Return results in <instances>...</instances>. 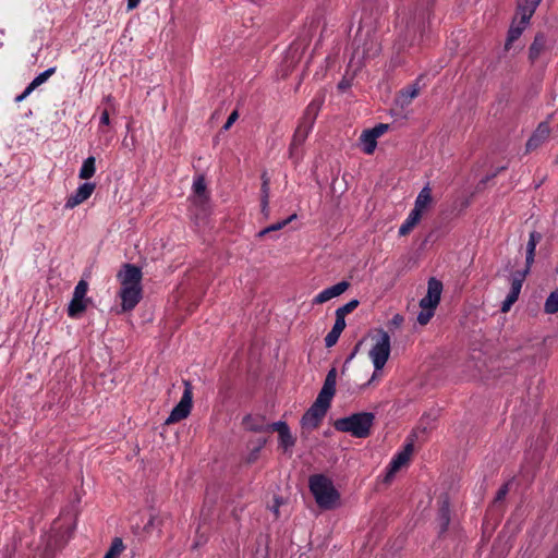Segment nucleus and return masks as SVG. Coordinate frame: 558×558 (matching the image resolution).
I'll list each match as a JSON object with an SVG mask.
<instances>
[{"mask_svg": "<svg viewBox=\"0 0 558 558\" xmlns=\"http://www.w3.org/2000/svg\"><path fill=\"white\" fill-rule=\"evenodd\" d=\"M422 216L423 215L421 213H418L415 209H412L404 223L400 227L399 234L401 236L408 235L413 230V228L420 222Z\"/></svg>", "mask_w": 558, "mask_h": 558, "instance_id": "26", "label": "nucleus"}, {"mask_svg": "<svg viewBox=\"0 0 558 558\" xmlns=\"http://www.w3.org/2000/svg\"><path fill=\"white\" fill-rule=\"evenodd\" d=\"M271 433L278 432L279 445L284 451H288L295 445V437L292 436L290 428L286 422L279 421L270 424Z\"/></svg>", "mask_w": 558, "mask_h": 558, "instance_id": "12", "label": "nucleus"}, {"mask_svg": "<svg viewBox=\"0 0 558 558\" xmlns=\"http://www.w3.org/2000/svg\"><path fill=\"white\" fill-rule=\"evenodd\" d=\"M544 311L547 314H555L558 312V289L553 291L546 299Z\"/></svg>", "mask_w": 558, "mask_h": 558, "instance_id": "32", "label": "nucleus"}, {"mask_svg": "<svg viewBox=\"0 0 558 558\" xmlns=\"http://www.w3.org/2000/svg\"><path fill=\"white\" fill-rule=\"evenodd\" d=\"M421 90V87L418 85V82H415L414 84L408 86L407 88L402 89L399 93V96L397 98V104L400 105V107L408 106L413 98H415Z\"/></svg>", "mask_w": 558, "mask_h": 558, "instance_id": "21", "label": "nucleus"}, {"mask_svg": "<svg viewBox=\"0 0 558 558\" xmlns=\"http://www.w3.org/2000/svg\"><path fill=\"white\" fill-rule=\"evenodd\" d=\"M369 4H372L373 0H368Z\"/></svg>", "mask_w": 558, "mask_h": 558, "instance_id": "62", "label": "nucleus"}, {"mask_svg": "<svg viewBox=\"0 0 558 558\" xmlns=\"http://www.w3.org/2000/svg\"><path fill=\"white\" fill-rule=\"evenodd\" d=\"M527 24L529 23H522V17H519V20L514 17L511 26L514 28H520V32L523 33Z\"/></svg>", "mask_w": 558, "mask_h": 558, "instance_id": "51", "label": "nucleus"}, {"mask_svg": "<svg viewBox=\"0 0 558 558\" xmlns=\"http://www.w3.org/2000/svg\"><path fill=\"white\" fill-rule=\"evenodd\" d=\"M100 124L108 125L109 124V113L107 110H104L100 116Z\"/></svg>", "mask_w": 558, "mask_h": 558, "instance_id": "54", "label": "nucleus"}, {"mask_svg": "<svg viewBox=\"0 0 558 558\" xmlns=\"http://www.w3.org/2000/svg\"><path fill=\"white\" fill-rule=\"evenodd\" d=\"M56 73V66L48 68L44 72L39 73L29 84L28 86L35 90L39 85L44 84L48 81V78Z\"/></svg>", "mask_w": 558, "mask_h": 558, "instance_id": "31", "label": "nucleus"}, {"mask_svg": "<svg viewBox=\"0 0 558 558\" xmlns=\"http://www.w3.org/2000/svg\"><path fill=\"white\" fill-rule=\"evenodd\" d=\"M414 451V439L411 438L408 444L404 446L403 450L399 452L391 461L388 472L385 476V482L389 483L395 474L404 465H407L411 459V456Z\"/></svg>", "mask_w": 558, "mask_h": 558, "instance_id": "8", "label": "nucleus"}, {"mask_svg": "<svg viewBox=\"0 0 558 558\" xmlns=\"http://www.w3.org/2000/svg\"><path fill=\"white\" fill-rule=\"evenodd\" d=\"M438 521L440 525V533L446 532L450 523V509L447 496L441 500V505L438 510Z\"/></svg>", "mask_w": 558, "mask_h": 558, "instance_id": "24", "label": "nucleus"}, {"mask_svg": "<svg viewBox=\"0 0 558 558\" xmlns=\"http://www.w3.org/2000/svg\"><path fill=\"white\" fill-rule=\"evenodd\" d=\"M375 422V414L372 412L353 413L350 416L338 418L333 426L342 433H350L356 438H366Z\"/></svg>", "mask_w": 558, "mask_h": 558, "instance_id": "4", "label": "nucleus"}, {"mask_svg": "<svg viewBox=\"0 0 558 558\" xmlns=\"http://www.w3.org/2000/svg\"><path fill=\"white\" fill-rule=\"evenodd\" d=\"M322 100L314 99L307 106L301 122H305L307 125L313 128L316 117L320 110Z\"/></svg>", "mask_w": 558, "mask_h": 558, "instance_id": "25", "label": "nucleus"}, {"mask_svg": "<svg viewBox=\"0 0 558 558\" xmlns=\"http://www.w3.org/2000/svg\"><path fill=\"white\" fill-rule=\"evenodd\" d=\"M510 267H511L510 263H508L507 266H506V270H510Z\"/></svg>", "mask_w": 558, "mask_h": 558, "instance_id": "61", "label": "nucleus"}, {"mask_svg": "<svg viewBox=\"0 0 558 558\" xmlns=\"http://www.w3.org/2000/svg\"><path fill=\"white\" fill-rule=\"evenodd\" d=\"M311 129H312V126L307 125L305 122H300V124L298 125V128L293 134L292 141H291V144L289 147V157L290 158H293L298 148L304 144Z\"/></svg>", "mask_w": 558, "mask_h": 558, "instance_id": "15", "label": "nucleus"}, {"mask_svg": "<svg viewBox=\"0 0 558 558\" xmlns=\"http://www.w3.org/2000/svg\"><path fill=\"white\" fill-rule=\"evenodd\" d=\"M132 28H133V24H132V23H129V24H128V26H126V27H125V29H124V35H123V36L125 37L128 33H130V34H131Z\"/></svg>", "mask_w": 558, "mask_h": 558, "instance_id": "60", "label": "nucleus"}, {"mask_svg": "<svg viewBox=\"0 0 558 558\" xmlns=\"http://www.w3.org/2000/svg\"><path fill=\"white\" fill-rule=\"evenodd\" d=\"M184 392L180 402L173 408L170 415L166 420V424H172L186 418L192 409V385L190 381H184Z\"/></svg>", "mask_w": 558, "mask_h": 558, "instance_id": "7", "label": "nucleus"}, {"mask_svg": "<svg viewBox=\"0 0 558 558\" xmlns=\"http://www.w3.org/2000/svg\"><path fill=\"white\" fill-rule=\"evenodd\" d=\"M331 401L317 396L315 402L310 409L303 414L301 420V437L306 439L311 430L319 427L323 418L325 417L328 409L330 408Z\"/></svg>", "mask_w": 558, "mask_h": 558, "instance_id": "5", "label": "nucleus"}, {"mask_svg": "<svg viewBox=\"0 0 558 558\" xmlns=\"http://www.w3.org/2000/svg\"><path fill=\"white\" fill-rule=\"evenodd\" d=\"M353 52L349 62V68L353 69L355 74L365 59L374 58L380 51V44L376 36L374 22L367 17L361 21L360 27L352 43Z\"/></svg>", "mask_w": 558, "mask_h": 558, "instance_id": "1", "label": "nucleus"}, {"mask_svg": "<svg viewBox=\"0 0 558 558\" xmlns=\"http://www.w3.org/2000/svg\"><path fill=\"white\" fill-rule=\"evenodd\" d=\"M124 549V545L122 538L116 537L113 538L109 550L102 558H117Z\"/></svg>", "mask_w": 558, "mask_h": 558, "instance_id": "34", "label": "nucleus"}, {"mask_svg": "<svg viewBox=\"0 0 558 558\" xmlns=\"http://www.w3.org/2000/svg\"><path fill=\"white\" fill-rule=\"evenodd\" d=\"M509 492V483L504 484L497 492L496 497L494 499V504H497L505 499Z\"/></svg>", "mask_w": 558, "mask_h": 558, "instance_id": "46", "label": "nucleus"}, {"mask_svg": "<svg viewBox=\"0 0 558 558\" xmlns=\"http://www.w3.org/2000/svg\"><path fill=\"white\" fill-rule=\"evenodd\" d=\"M547 49V36L543 32L536 33L533 43L529 47V60L533 64Z\"/></svg>", "mask_w": 558, "mask_h": 558, "instance_id": "16", "label": "nucleus"}, {"mask_svg": "<svg viewBox=\"0 0 558 558\" xmlns=\"http://www.w3.org/2000/svg\"><path fill=\"white\" fill-rule=\"evenodd\" d=\"M34 90L27 85L24 92L15 97L16 102H21L26 99Z\"/></svg>", "mask_w": 558, "mask_h": 558, "instance_id": "50", "label": "nucleus"}, {"mask_svg": "<svg viewBox=\"0 0 558 558\" xmlns=\"http://www.w3.org/2000/svg\"><path fill=\"white\" fill-rule=\"evenodd\" d=\"M403 322H404L403 316L400 314H396L391 318V320L388 322L387 326H388L389 331L392 332L393 330L399 329L402 326Z\"/></svg>", "mask_w": 558, "mask_h": 558, "instance_id": "42", "label": "nucleus"}, {"mask_svg": "<svg viewBox=\"0 0 558 558\" xmlns=\"http://www.w3.org/2000/svg\"><path fill=\"white\" fill-rule=\"evenodd\" d=\"M160 525H161V520L159 519L158 511L151 507L148 511V521L144 525L143 530L146 533L151 534L154 531L159 532Z\"/></svg>", "mask_w": 558, "mask_h": 558, "instance_id": "27", "label": "nucleus"}, {"mask_svg": "<svg viewBox=\"0 0 558 558\" xmlns=\"http://www.w3.org/2000/svg\"><path fill=\"white\" fill-rule=\"evenodd\" d=\"M117 280L121 286L119 296L122 311L133 310L140 302V266L123 264L117 274Z\"/></svg>", "mask_w": 558, "mask_h": 558, "instance_id": "2", "label": "nucleus"}, {"mask_svg": "<svg viewBox=\"0 0 558 558\" xmlns=\"http://www.w3.org/2000/svg\"><path fill=\"white\" fill-rule=\"evenodd\" d=\"M260 179H262V183H270V179H269V177H268L266 171H264L262 173Z\"/></svg>", "mask_w": 558, "mask_h": 558, "instance_id": "59", "label": "nucleus"}, {"mask_svg": "<svg viewBox=\"0 0 558 558\" xmlns=\"http://www.w3.org/2000/svg\"><path fill=\"white\" fill-rule=\"evenodd\" d=\"M526 270H517L512 274L511 278V290L507 295L506 300L502 302L501 312L507 313L510 307L517 302L519 299V294L523 284L525 277L527 276Z\"/></svg>", "mask_w": 558, "mask_h": 558, "instance_id": "9", "label": "nucleus"}, {"mask_svg": "<svg viewBox=\"0 0 558 558\" xmlns=\"http://www.w3.org/2000/svg\"><path fill=\"white\" fill-rule=\"evenodd\" d=\"M359 300H352L349 303L344 304L343 306L337 308L336 313L345 317V315L353 312L359 306Z\"/></svg>", "mask_w": 558, "mask_h": 558, "instance_id": "39", "label": "nucleus"}, {"mask_svg": "<svg viewBox=\"0 0 558 558\" xmlns=\"http://www.w3.org/2000/svg\"><path fill=\"white\" fill-rule=\"evenodd\" d=\"M295 218H296V214H293L290 217H288L287 219H284L282 221H279L277 223L270 225L269 227L260 230L257 235L259 238H262V236L266 235L269 232L278 231V230L282 229L283 227H286L288 223H290Z\"/></svg>", "mask_w": 558, "mask_h": 558, "instance_id": "33", "label": "nucleus"}, {"mask_svg": "<svg viewBox=\"0 0 558 558\" xmlns=\"http://www.w3.org/2000/svg\"><path fill=\"white\" fill-rule=\"evenodd\" d=\"M247 449L250 450V452L243 458V462L250 465L258 460L260 451H258V448L253 447H250Z\"/></svg>", "mask_w": 558, "mask_h": 558, "instance_id": "41", "label": "nucleus"}, {"mask_svg": "<svg viewBox=\"0 0 558 558\" xmlns=\"http://www.w3.org/2000/svg\"><path fill=\"white\" fill-rule=\"evenodd\" d=\"M95 163H96L95 157H93V156L87 157L83 161V165L80 169L78 177L84 180H87V179H90L92 177H94V174L96 172Z\"/></svg>", "mask_w": 558, "mask_h": 558, "instance_id": "29", "label": "nucleus"}, {"mask_svg": "<svg viewBox=\"0 0 558 558\" xmlns=\"http://www.w3.org/2000/svg\"><path fill=\"white\" fill-rule=\"evenodd\" d=\"M345 317L342 315H339L336 313V322L332 327V330H336L337 332L341 333L343 329L345 328Z\"/></svg>", "mask_w": 558, "mask_h": 558, "instance_id": "45", "label": "nucleus"}, {"mask_svg": "<svg viewBox=\"0 0 558 558\" xmlns=\"http://www.w3.org/2000/svg\"><path fill=\"white\" fill-rule=\"evenodd\" d=\"M336 379H337V369L335 367H332L328 372V374L325 378L323 388L319 391L318 396L331 401L336 393Z\"/></svg>", "mask_w": 558, "mask_h": 558, "instance_id": "20", "label": "nucleus"}, {"mask_svg": "<svg viewBox=\"0 0 558 558\" xmlns=\"http://www.w3.org/2000/svg\"><path fill=\"white\" fill-rule=\"evenodd\" d=\"M207 541V538L205 537V533H202L199 535V539H197L195 542V544L193 545V548H197L202 543H205Z\"/></svg>", "mask_w": 558, "mask_h": 558, "instance_id": "56", "label": "nucleus"}, {"mask_svg": "<svg viewBox=\"0 0 558 558\" xmlns=\"http://www.w3.org/2000/svg\"><path fill=\"white\" fill-rule=\"evenodd\" d=\"M279 506H280V500L278 498L275 499V505L272 507V511L276 515V518L279 517Z\"/></svg>", "mask_w": 558, "mask_h": 558, "instance_id": "55", "label": "nucleus"}, {"mask_svg": "<svg viewBox=\"0 0 558 558\" xmlns=\"http://www.w3.org/2000/svg\"><path fill=\"white\" fill-rule=\"evenodd\" d=\"M95 183L85 182L81 184L73 194H71L64 204L65 209H73L86 199L90 197L93 192L95 191Z\"/></svg>", "mask_w": 558, "mask_h": 558, "instance_id": "11", "label": "nucleus"}, {"mask_svg": "<svg viewBox=\"0 0 558 558\" xmlns=\"http://www.w3.org/2000/svg\"><path fill=\"white\" fill-rule=\"evenodd\" d=\"M341 333L337 332L336 330H330L327 336L325 337V344L327 348L333 347L340 337Z\"/></svg>", "mask_w": 558, "mask_h": 558, "instance_id": "43", "label": "nucleus"}, {"mask_svg": "<svg viewBox=\"0 0 558 558\" xmlns=\"http://www.w3.org/2000/svg\"><path fill=\"white\" fill-rule=\"evenodd\" d=\"M422 311L417 315V323L422 326H425L428 324V322L432 319V317L435 314V307H421Z\"/></svg>", "mask_w": 558, "mask_h": 558, "instance_id": "35", "label": "nucleus"}, {"mask_svg": "<svg viewBox=\"0 0 558 558\" xmlns=\"http://www.w3.org/2000/svg\"><path fill=\"white\" fill-rule=\"evenodd\" d=\"M87 303H88V300L87 299H76V298H73L71 299L69 305H68V316L70 318H78L81 317V315L86 311L87 308Z\"/></svg>", "mask_w": 558, "mask_h": 558, "instance_id": "23", "label": "nucleus"}, {"mask_svg": "<svg viewBox=\"0 0 558 558\" xmlns=\"http://www.w3.org/2000/svg\"><path fill=\"white\" fill-rule=\"evenodd\" d=\"M308 486L319 508L331 510L339 505L340 494L335 488L332 481L326 475H311Z\"/></svg>", "mask_w": 558, "mask_h": 558, "instance_id": "3", "label": "nucleus"}, {"mask_svg": "<svg viewBox=\"0 0 558 558\" xmlns=\"http://www.w3.org/2000/svg\"><path fill=\"white\" fill-rule=\"evenodd\" d=\"M207 541V538L205 537V533H202L199 535V539H197L195 542V544L193 545V548H197L202 543H205Z\"/></svg>", "mask_w": 558, "mask_h": 558, "instance_id": "57", "label": "nucleus"}, {"mask_svg": "<svg viewBox=\"0 0 558 558\" xmlns=\"http://www.w3.org/2000/svg\"><path fill=\"white\" fill-rule=\"evenodd\" d=\"M376 342L369 350V356L376 371L381 369L390 355V336L384 329H377L375 336Z\"/></svg>", "mask_w": 558, "mask_h": 558, "instance_id": "6", "label": "nucleus"}, {"mask_svg": "<svg viewBox=\"0 0 558 558\" xmlns=\"http://www.w3.org/2000/svg\"><path fill=\"white\" fill-rule=\"evenodd\" d=\"M362 144L364 145L363 150L365 154L371 155L374 153L377 146V138L375 135L368 131H363L361 137H360Z\"/></svg>", "mask_w": 558, "mask_h": 558, "instance_id": "28", "label": "nucleus"}, {"mask_svg": "<svg viewBox=\"0 0 558 558\" xmlns=\"http://www.w3.org/2000/svg\"><path fill=\"white\" fill-rule=\"evenodd\" d=\"M270 183H262L260 187V207L262 214L265 218L269 217V194H270Z\"/></svg>", "mask_w": 558, "mask_h": 558, "instance_id": "30", "label": "nucleus"}, {"mask_svg": "<svg viewBox=\"0 0 558 558\" xmlns=\"http://www.w3.org/2000/svg\"><path fill=\"white\" fill-rule=\"evenodd\" d=\"M444 286L440 280L430 277L427 281V293L420 301V307H437Z\"/></svg>", "mask_w": 558, "mask_h": 558, "instance_id": "10", "label": "nucleus"}, {"mask_svg": "<svg viewBox=\"0 0 558 558\" xmlns=\"http://www.w3.org/2000/svg\"><path fill=\"white\" fill-rule=\"evenodd\" d=\"M362 344V341L357 342L353 349V352L350 354V356L345 360L344 362V365H347L353 357L354 355L356 354V352L359 351L360 347ZM345 366H343L344 368Z\"/></svg>", "mask_w": 558, "mask_h": 558, "instance_id": "53", "label": "nucleus"}, {"mask_svg": "<svg viewBox=\"0 0 558 558\" xmlns=\"http://www.w3.org/2000/svg\"><path fill=\"white\" fill-rule=\"evenodd\" d=\"M388 129H389V124L379 123V124L375 125L373 129H368V131H371L375 135V137L378 138L385 132H387Z\"/></svg>", "mask_w": 558, "mask_h": 558, "instance_id": "44", "label": "nucleus"}, {"mask_svg": "<svg viewBox=\"0 0 558 558\" xmlns=\"http://www.w3.org/2000/svg\"><path fill=\"white\" fill-rule=\"evenodd\" d=\"M267 441H268V438H266V437L257 438L256 440H250L247 442V448H250V447L258 448V451H260L262 448L267 444Z\"/></svg>", "mask_w": 558, "mask_h": 558, "instance_id": "48", "label": "nucleus"}, {"mask_svg": "<svg viewBox=\"0 0 558 558\" xmlns=\"http://www.w3.org/2000/svg\"><path fill=\"white\" fill-rule=\"evenodd\" d=\"M15 553V547L13 545H5L2 549H0V558H12Z\"/></svg>", "mask_w": 558, "mask_h": 558, "instance_id": "47", "label": "nucleus"}, {"mask_svg": "<svg viewBox=\"0 0 558 558\" xmlns=\"http://www.w3.org/2000/svg\"><path fill=\"white\" fill-rule=\"evenodd\" d=\"M506 169H507V166L499 167V168H497L494 172H492V173L487 174L486 177H484V178L478 182V184H477V186H476V190H477V191H482V190L485 187V185H486V183H487L488 181L493 180L495 177H497V174H498L499 172H501V171H504V170H506Z\"/></svg>", "mask_w": 558, "mask_h": 558, "instance_id": "40", "label": "nucleus"}, {"mask_svg": "<svg viewBox=\"0 0 558 558\" xmlns=\"http://www.w3.org/2000/svg\"><path fill=\"white\" fill-rule=\"evenodd\" d=\"M350 85H351L350 81H349V80H347V78L344 77V78H342V80L339 82V84H338V88H339L340 90H342V92H343V90H345L347 88H349V87H350Z\"/></svg>", "mask_w": 558, "mask_h": 558, "instance_id": "52", "label": "nucleus"}, {"mask_svg": "<svg viewBox=\"0 0 558 558\" xmlns=\"http://www.w3.org/2000/svg\"><path fill=\"white\" fill-rule=\"evenodd\" d=\"M140 4V0H128V10H132Z\"/></svg>", "mask_w": 558, "mask_h": 558, "instance_id": "58", "label": "nucleus"}, {"mask_svg": "<svg viewBox=\"0 0 558 558\" xmlns=\"http://www.w3.org/2000/svg\"><path fill=\"white\" fill-rule=\"evenodd\" d=\"M538 4L539 0H518L517 16L522 17V23H529Z\"/></svg>", "mask_w": 558, "mask_h": 558, "instance_id": "19", "label": "nucleus"}, {"mask_svg": "<svg viewBox=\"0 0 558 558\" xmlns=\"http://www.w3.org/2000/svg\"><path fill=\"white\" fill-rule=\"evenodd\" d=\"M88 290V283L85 280H80L74 288L73 298L76 299H86V293Z\"/></svg>", "mask_w": 558, "mask_h": 558, "instance_id": "37", "label": "nucleus"}, {"mask_svg": "<svg viewBox=\"0 0 558 558\" xmlns=\"http://www.w3.org/2000/svg\"><path fill=\"white\" fill-rule=\"evenodd\" d=\"M432 203H433L432 189L429 187V185H426L418 193V195L415 199L413 209L417 210L418 213H421L423 215V211L425 209H427Z\"/></svg>", "mask_w": 558, "mask_h": 558, "instance_id": "22", "label": "nucleus"}, {"mask_svg": "<svg viewBox=\"0 0 558 558\" xmlns=\"http://www.w3.org/2000/svg\"><path fill=\"white\" fill-rule=\"evenodd\" d=\"M194 192L199 197L206 198V183L203 175L198 177L193 184Z\"/></svg>", "mask_w": 558, "mask_h": 558, "instance_id": "38", "label": "nucleus"}, {"mask_svg": "<svg viewBox=\"0 0 558 558\" xmlns=\"http://www.w3.org/2000/svg\"><path fill=\"white\" fill-rule=\"evenodd\" d=\"M550 134V126L547 122L538 124L532 136L529 138L525 145L526 153H530L539 147Z\"/></svg>", "mask_w": 558, "mask_h": 558, "instance_id": "13", "label": "nucleus"}, {"mask_svg": "<svg viewBox=\"0 0 558 558\" xmlns=\"http://www.w3.org/2000/svg\"><path fill=\"white\" fill-rule=\"evenodd\" d=\"M542 239L543 235L537 231H532L530 233V238L526 244L525 267L523 269L526 270L527 274H530L531 267L534 263L536 245L542 241Z\"/></svg>", "mask_w": 558, "mask_h": 558, "instance_id": "18", "label": "nucleus"}, {"mask_svg": "<svg viewBox=\"0 0 558 558\" xmlns=\"http://www.w3.org/2000/svg\"><path fill=\"white\" fill-rule=\"evenodd\" d=\"M521 35H522V33L520 32V28H514V27L510 26V28L508 31L507 40L505 43V50L509 51L512 47V44L517 39H519Z\"/></svg>", "mask_w": 558, "mask_h": 558, "instance_id": "36", "label": "nucleus"}, {"mask_svg": "<svg viewBox=\"0 0 558 558\" xmlns=\"http://www.w3.org/2000/svg\"><path fill=\"white\" fill-rule=\"evenodd\" d=\"M243 425L250 432L254 433H271L270 424L266 423L265 416L246 415L243 418Z\"/></svg>", "mask_w": 558, "mask_h": 558, "instance_id": "17", "label": "nucleus"}, {"mask_svg": "<svg viewBox=\"0 0 558 558\" xmlns=\"http://www.w3.org/2000/svg\"><path fill=\"white\" fill-rule=\"evenodd\" d=\"M349 287H350V282H348L345 280L340 281L339 283H337L330 288H327L324 291H322L319 294H317L315 296V299L313 300V304H323L336 296H339L342 293H344L349 289Z\"/></svg>", "mask_w": 558, "mask_h": 558, "instance_id": "14", "label": "nucleus"}, {"mask_svg": "<svg viewBox=\"0 0 558 558\" xmlns=\"http://www.w3.org/2000/svg\"><path fill=\"white\" fill-rule=\"evenodd\" d=\"M238 110L232 111L229 118L227 119L226 123L223 124L222 130L228 131L231 128V125L238 120Z\"/></svg>", "mask_w": 558, "mask_h": 558, "instance_id": "49", "label": "nucleus"}]
</instances>
